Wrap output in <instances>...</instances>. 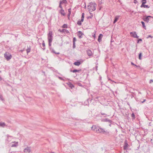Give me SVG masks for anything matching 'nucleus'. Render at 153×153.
Here are the masks:
<instances>
[{"label": "nucleus", "mask_w": 153, "mask_h": 153, "mask_svg": "<svg viewBox=\"0 0 153 153\" xmlns=\"http://www.w3.org/2000/svg\"><path fill=\"white\" fill-rule=\"evenodd\" d=\"M108 80H111V81L112 82H114L112 80H111L110 79H108Z\"/></svg>", "instance_id": "obj_53"}, {"label": "nucleus", "mask_w": 153, "mask_h": 153, "mask_svg": "<svg viewBox=\"0 0 153 153\" xmlns=\"http://www.w3.org/2000/svg\"><path fill=\"white\" fill-rule=\"evenodd\" d=\"M131 64L132 65H134L135 66H136L137 67H139L140 66H139L135 64H134L133 62H131Z\"/></svg>", "instance_id": "obj_36"}, {"label": "nucleus", "mask_w": 153, "mask_h": 153, "mask_svg": "<svg viewBox=\"0 0 153 153\" xmlns=\"http://www.w3.org/2000/svg\"><path fill=\"white\" fill-rule=\"evenodd\" d=\"M83 33H82L81 31L78 32V36L79 38H82V35H83Z\"/></svg>", "instance_id": "obj_13"}, {"label": "nucleus", "mask_w": 153, "mask_h": 153, "mask_svg": "<svg viewBox=\"0 0 153 153\" xmlns=\"http://www.w3.org/2000/svg\"><path fill=\"white\" fill-rule=\"evenodd\" d=\"M86 52L88 56L90 57L93 56V53H92V51L88 49L87 50Z\"/></svg>", "instance_id": "obj_6"}, {"label": "nucleus", "mask_w": 153, "mask_h": 153, "mask_svg": "<svg viewBox=\"0 0 153 153\" xmlns=\"http://www.w3.org/2000/svg\"><path fill=\"white\" fill-rule=\"evenodd\" d=\"M142 41V40L141 39H139L138 40V43L139 42H141Z\"/></svg>", "instance_id": "obj_49"}, {"label": "nucleus", "mask_w": 153, "mask_h": 153, "mask_svg": "<svg viewBox=\"0 0 153 153\" xmlns=\"http://www.w3.org/2000/svg\"><path fill=\"white\" fill-rule=\"evenodd\" d=\"M59 78L61 80H64L65 79H63L62 77H59Z\"/></svg>", "instance_id": "obj_45"}, {"label": "nucleus", "mask_w": 153, "mask_h": 153, "mask_svg": "<svg viewBox=\"0 0 153 153\" xmlns=\"http://www.w3.org/2000/svg\"><path fill=\"white\" fill-rule=\"evenodd\" d=\"M5 58L7 60L10 59L12 57V55L10 54L8 52H6L4 54Z\"/></svg>", "instance_id": "obj_3"}, {"label": "nucleus", "mask_w": 153, "mask_h": 153, "mask_svg": "<svg viewBox=\"0 0 153 153\" xmlns=\"http://www.w3.org/2000/svg\"><path fill=\"white\" fill-rule=\"evenodd\" d=\"M104 121L105 122H109L110 123H111L112 122V121L111 120H109L108 118L105 119Z\"/></svg>", "instance_id": "obj_22"}, {"label": "nucleus", "mask_w": 153, "mask_h": 153, "mask_svg": "<svg viewBox=\"0 0 153 153\" xmlns=\"http://www.w3.org/2000/svg\"><path fill=\"white\" fill-rule=\"evenodd\" d=\"M141 2L142 3L144 2L145 4H146V0H141Z\"/></svg>", "instance_id": "obj_40"}, {"label": "nucleus", "mask_w": 153, "mask_h": 153, "mask_svg": "<svg viewBox=\"0 0 153 153\" xmlns=\"http://www.w3.org/2000/svg\"><path fill=\"white\" fill-rule=\"evenodd\" d=\"M144 8H149V7L148 5H144Z\"/></svg>", "instance_id": "obj_38"}, {"label": "nucleus", "mask_w": 153, "mask_h": 153, "mask_svg": "<svg viewBox=\"0 0 153 153\" xmlns=\"http://www.w3.org/2000/svg\"><path fill=\"white\" fill-rule=\"evenodd\" d=\"M42 45L43 47L44 48L43 49H45V44L44 41H43V42L42 43Z\"/></svg>", "instance_id": "obj_35"}, {"label": "nucleus", "mask_w": 153, "mask_h": 153, "mask_svg": "<svg viewBox=\"0 0 153 153\" xmlns=\"http://www.w3.org/2000/svg\"><path fill=\"white\" fill-rule=\"evenodd\" d=\"M65 32H66L67 33H69V31L68 30H66V29H65Z\"/></svg>", "instance_id": "obj_43"}, {"label": "nucleus", "mask_w": 153, "mask_h": 153, "mask_svg": "<svg viewBox=\"0 0 153 153\" xmlns=\"http://www.w3.org/2000/svg\"><path fill=\"white\" fill-rule=\"evenodd\" d=\"M84 13H83L82 14V16L81 17V21H84Z\"/></svg>", "instance_id": "obj_26"}, {"label": "nucleus", "mask_w": 153, "mask_h": 153, "mask_svg": "<svg viewBox=\"0 0 153 153\" xmlns=\"http://www.w3.org/2000/svg\"><path fill=\"white\" fill-rule=\"evenodd\" d=\"M65 29H62V30L59 29V30H58L60 32L64 33V32H65Z\"/></svg>", "instance_id": "obj_28"}, {"label": "nucleus", "mask_w": 153, "mask_h": 153, "mask_svg": "<svg viewBox=\"0 0 153 153\" xmlns=\"http://www.w3.org/2000/svg\"><path fill=\"white\" fill-rule=\"evenodd\" d=\"M76 39L75 37H74L73 39V43H75L76 41Z\"/></svg>", "instance_id": "obj_37"}, {"label": "nucleus", "mask_w": 153, "mask_h": 153, "mask_svg": "<svg viewBox=\"0 0 153 153\" xmlns=\"http://www.w3.org/2000/svg\"><path fill=\"white\" fill-rule=\"evenodd\" d=\"M75 47V43H73V48H74Z\"/></svg>", "instance_id": "obj_44"}, {"label": "nucleus", "mask_w": 153, "mask_h": 153, "mask_svg": "<svg viewBox=\"0 0 153 153\" xmlns=\"http://www.w3.org/2000/svg\"><path fill=\"white\" fill-rule=\"evenodd\" d=\"M85 7V8H86V5H85V7Z\"/></svg>", "instance_id": "obj_56"}, {"label": "nucleus", "mask_w": 153, "mask_h": 153, "mask_svg": "<svg viewBox=\"0 0 153 153\" xmlns=\"http://www.w3.org/2000/svg\"><path fill=\"white\" fill-rule=\"evenodd\" d=\"M60 4L66 3H67V1L66 0H62V1H60Z\"/></svg>", "instance_id": "obj_25"}, {"label": "nucleus", "mask_w": 153, "mask_h": 153, "mask_svg": "<svg viewBox=\"0 0 153 153\" xmlns=\"http://www.w3.org/2000/svg\"><path fill=\"white\" fill-rule=\"evenodd\" d=\"M48 40L52 41L53 40V33L52 31H50L48 34Z\"/></svg>", "instance_id": "obj_4"}, {"label": "nucleus", "mask_w": 153, "mask_h": 153, "mask_svg": "<svg viewBox=\"0 0 153 153\" xmlns=\"http://www.w3.org/2000/svg\"><path fill=\"white\" fill-rule=\"evenodd\" d=\"M153 82V80L152 79H150L149 81V83H151L152 82Z\"/></svg>", "instance_id": "obj_50"}, {"label": "nucleus", "mask_w": 153, "mask_h": 153, "mask_svg": "<svg viewBox=\"0 0 153 153\" xmlns=\"http://www.w3.org/2000/svg\"><path fill=\"white\" fill-rule=\"evenodd\" d=\"M61 4H60V3H59V7L61 8V9H63L61 5Z\"/></svg>", "instance_id": "obj_42"}, {"label": "nucleus", "mask_w": 153, "mask_h": 153, "mask_svg": "<svg viewBox=\"0 0 153 153\" xmlns=\"http://www.w3.org/2000/svg\"><path fill=\"white\" fill-rule=\"evenodd\" d=\"M97 66H96V68H97Z\"/></svg>", "instance_id": "obj_57"}, {"label": "nucleus", "mask_w": 153, "mask_h": 153, "mask_svg": "<svg viewBox=\"0 0 153 153\" xmlns=\"http://www.w3.org/2000/svg\"><path fill=\"white\" fill-rule=\"evenodd\" d=\"M145 3H144V2H143L142 3V4L140 6V7L141 8L142 7H144V5H145Z\"/></svg>", "instance_id": "obj_34"}, {"label": "nucleus", "mask_w": 153, "mask_h": 153, "mask_svg": "<svg viewBox=\"0 0 153 153\" xmlns=\"http://www.w3.org/2000/svg\"><path fill=\"white\" fill-rule=\"evenodd\" d=\"M146 101V100L145 99L143 100V102H141L143 103L144 102Z\"/></svg>", "instance_id": "obj_52"}, {"label": "nucleus", "mask_w": 153, "mask_h": 153, "mask_svg": "<svg viewBox=\"0 0 153 153\" xmlns=\"http://www.w3.org/2000/svg\"><path fill=\"white\" fill-rule=\"evenodd\" d=\"M59 13L63 16H65V13H64V10L63 9H61L59 10Z\"/></svg>", "instance_id": "obj_14"}, {"label": "nucleus", "mask_w": 153, "mask_h": 153, "mask_svg": "<svg viewBox=\"0 0 153 153\" xmlns=\"http://www.w3.org/2000/svg\"><path fill=\"white\" fill-rule=\"evenodd\" d=\"M122 153L121 152V153Z\"/></svg>", "instance_id": "obj_59"}, {"label": "nucleus", "mask_w": 153, "mask_h": 153, "mask_svg": "<svg viewBox=\"0 0 153 153\" xmlns=\"http://www.w3.org/2000/svg\"><path fill=\"white\" fill-rule=\"evenodd\" d=\"M141 23L143 27L145 29H146V27L145 25L144 22H143L142 21L141 22Z\"/></svg>", "instance_id": "obj_21"}, {"label": "nucleus", "mask_w": 153, "mask_h": 153, "mask_svg": "<svg viewBox=\"0 0 153 153\" xmlns=\"http://www.w3.org/2000/svg\"><path fill=\"white\" fill-rule=\"evenodd\" d=\"M81 70H82L81 69H79V70L74 69L73 70H71L70 71L72 72L73 73H76V72H79L80 71H81Z\"/></svg>", "instance_id": "obj_17"}, {"label": "nucleus", "mask_w": 153, "mask_h": 153, "mask_svg": "<svg viewBox=\"0 0 153 153\" xmlns=\"http://www.w3.org/2000/svg\"><path fill=\"white\" fill-rule=\"evenodd\" d=\"M141 56H142V53H140L139 55V58L140 59H141Z\"/></svg>", "instance_id": "obj_29"}, {"label": "nucleus", "mask_w": 153, "mask_h": 153, "mask_svg": "<svg viewBox=\"0 0 153 153\" xmlns=\"http://www.w3.org/2000/svg\"><path fill=\"white\" fill-rule=\"evenodd\" d=\"M101 128L99 126H93L91 127L92 130L95 131L97 133H100V129Z\"/></svg>", "instance_id": "obj_2"}, {"label": "nucleus", "mask_w": 153, "mask_h": 153, "mask_svg": "<svg viewBox=\"0 0 153 153\" xmlns=\"http://www.w3.org/2000/svg\"><path fill=\"white\" fill-rule=\"evenodd\" d=\"M149 37H151V38H152V37L150 35H149L147 37V38L148 39V38H149Z\"/></svg>", "instance_id": "obj_46"}, {"label": "nucleus", "mask_w": 153, "mask_h": 153, "mask_svg": "<svg viewBox=\"0 0 153 153\" xmlns=\"http://www.w3.org/2000/svg\"><path fill=\"white\" fill-rule=\"evenodd\" d=\"M131 117H132V119L133 120L135 119V115L134 113H132V114H131Z\"/></svg>", "instance_id": "obj_23"}, {"label": "nucleus", "mask_w": 153, "mask_h": 153, "mask_svg": "<svg viewBox=\"0 0 153 153\" xmlns=\"http://www.w3.org/2000/svg\"><path fill=\"white\" fill-rule=\"evenodd\" d=\"M100 113L102 115H105V116L107 115V114H105V113H104L101 112Z\"/></svg>", "instance_id": "obj_39"}, {"label": "nucleus", "mask_w": 153, "mask_h": 153, "mask_svg": "<svg viewBox=\"0 0 153 153\" xmlns=\"http://www.w3.org/2000/svg\"><path fill=\"white\" fill-rule=\"evenodd\" d=\"M100 133L105 134L107 135L108 134L109 132L107 130H105L104 128H101L100 129Z\"/></svg>", "instance_id": "obj_5"}, {"label": "nucleus", "mask_w": 153, "mask_h": 153, "mask_svg": "<svg viewBox=\"0 0 153 153\" xmlns=\"http://www.w3.org/2000/svg\"><path fill=\"white\" fill-rule=\"evenodd\" d=\"M1 80V76H0V80Z\"/></svg>", "instance_id": "obj_54"}, {"label": "nucleus", "mask_w": 153, "mask_h": 153, "mask_svg": "<svg viewBox=\"0 0 153 153\" xmlns=\"http://www.w3.org/2000/svg\"><path fill=\"white\" fill-rule=\"evenodd\" d=\"M68 27L67 25L66 24H64L62 26V27L64 28H67Z\"/></svg>", "instance_id": "obj_30"}, {"label": "nucleus", "mask_w": 153, "mask_h": 153, "mask_svg": "<svg viewBox=\"0 0 153 153\" xmlns=\"http://www.w3.org/2000/svg\"><path fill=\"white\" fill-rule=\"evenodd\" d=\"M18 143L17 142H14L10 143L11 147H16L18 146Z\"/></svg>", "instance_id": "obj_11"}, {"label": "nucleus", "mask_w": 153, "mask_h": 153, "mask_svg": "<svg viewBox=\"0 0 153 153\" xmlns=\"http://www.w3.org/2000/svg\"><path fill=\"white\" fill-rule=\"evenodd\" d=\"M6 126V124L4 123L0 122V126L4 127Z\"/></svg>", "instance_id": "obj_19"}, {"label": "nucleus", "mask_w": 153, "mask_h": 153, "mask_svg": "<svg viewBox=\"0 0 153 153\" xmlns=\"http://www.w3.org/2000/svg\"><path fill=\"white\" fill-rule=\"evenodd\" d=\"M52 52L53 53H55L56 54H59V53H56L55 52V51L53 49H52Z\"/></svg>", "instance_id": "obj_31"}, {"label": "nucleus", "mask_w": 153, "mask_h": 153, "mask_svg": "<svg viewBox=\"0 0 153 153\" xmlns=\"http://www.w3.org/2000/svg\"><path fill=\"white\" fill-rule=\"evenodd\" d=\"M137 1L136 0H134V3H136H136H137Z\"/></svg>", "instance_id": "obj_51"}, {"label": "nucleus", "mask_w": 153, "mask_h": 153, "mask_svg": "<svg viewBox=\"0 0 153 153\" xmlns=\"http://www.w3.org/2000/svg\"><path fill=\"white\" fill-rule=\"evenodd\" d=\"M0 100H4L3 98V97L1 95H0Z\"/></svg>", "instance_id": "obj_41"}, {"label": "nucleus", "mask_w": 153, "mask_h": 153, "mask_svg": "<svg viewBox=\"0 0 153 153\" xmlns=\"http://www.w3.org/2000/svg\"><path fill=\"white\" fill-rule=\"evenodd\" d=\"M102 36V34H100L99 36L98 40L99 42H100L101 41V39Z\"/></svg>", "instance_id": "obj_16"}, {"label": "nucleus", "mask_w": 153, "mask_h": 153, "mask_svg": "<svg viewBox=\"0 0 153 153\" xmlns=\"http://www.w3.org/2000/svg\"><path fill=\"white\" fill-rule=\"evenodd\" d=\"M96 31H95L94 32L92 33V36L94 37V39H95L96 37Z\"/></svg>", "instance_id": "obj_27"}, {"label": "nucleus", "mask_w": 153, "mask_h": 153, "mask_svg": "<svg viewBox=\"0 0 153 153\" xmlns=\"http://www.w3.org/2000/svg\"><path fill=\"white\" fill-rule=\"evenodd\" d=\"M130 34L134 38H137V39H138L139 38V36H137L136 33L135 32H131L130 33Z\"/></svg>", "instance_id": "obj_8"}, {"label": "nucleus", "mask_w": 153, "mask_h": 153, "mask_svg": "<svg viewBox=\"0 0 153 153\" xmlns=\"http://www.w3.org/2000/svg\"><path fill=\"white\" fill-rule=\"evenodd\" d=\"M152 17L151 16H149L146 17H144L143 18V20L145 22L148 23L149 20V18H152Z\"/></svg>", "instance_id": "obj_7"}, {"label": "nucleus", "mask_w": 153, "mask_h": 153, "mask_svg": "<svg viewBox=\"0 0 153 153\" xmlns=\"http://www.w3.org/2000/svg\"><path fill=\"white\" fill-rule=\"evenodd\" d=\"M69 87L71 88H72L73 87H74V85L72 84L71 83H70L69 85Z\"/></svg>", "instance_id": "obj_33"}, {"label": "nucleus", "mask_w": 153, "mask_h": 153, "mask_svg": "<svg viewBox=\"0 0 153 153\" xmlns=\"http://www.w3.org/2000/svg\"><path fill=\"white\" fill-rule=\"evenodd\" d=\"M81 63L80 61H77L74 62V64L75 65L79 66L81 64Z\"/></svg>", "instance_id": "obj_15"}, {"label": "nucleus", "mask_w": 153, "mask_h": 153, "mask_svg": "<svg viewBox=\"0 0 153 153\" xmlns=\"http://www.w3.org/2000/svg\"><path fill=\"white\" fill-rule=\"evenodd\" d=\"M97 4L95 3L91 2L87 6V9L88 10L92 12L94 11L96 9Z\"/></svg>", "instance_id": "obj_1"}, {"label": "nucleus", "mask_w": 153, "mask_h": 153, "mask_svg": "<svg viewBox=\"0 0 153 153\" xmlns=\"http://www.w3.org/2000/svg\"><path fill=\"white\" fill-rule=\"evenodd\" d=\"M27 48L26 50L27 53V54H28L29 53L30 51V46H27Z\"/></svg>", "instance_id": "obj_18"}, {"label": "nucleus", "mask_w": 153, "mask_h": 153, "mask_svg": "<svg viewBox=\"0 0 153 153\" xmlns=\"http://www.w3.org/2000/svg\"><path fill=\"white\" fill-rule=\"evenodd\" d=\"M7 139H8L9 138V137H11V136H10L8 134H7Z\"/></svg>", "instance_id": "obj_47"}, {"label": "nucleus", "mask_w": 153, "mask_h": 153, "mask_svg": "<svg viewBox=\"0 0 153 153\" xmlns=\"http://www.w3.org/2000/svg\"><path fill=\"white\" fill-rule=\"evenodd\" d=\"M98 97H96V98L97 99L98 98Z\"/></svg>", "instance_id": "obj_55"}, {"label": "nucleus", "mask_w": 153, "mask_h": 153, "mask_svg": "<svg viewBox=\"0 0 153 153\" xmlns=\"http://www.w3.org/2000/svg\"><path fill=\"white\" fill-rule=\"evenodd\" d=\"M93 16V15H92L91 16H89L87 17V19H89V18H91Z\"/></svg>", "instance_id": "obj_48"}, {"label": "nucleus", "mask_w": 153, "mask_h": 153, "mask_svg": "<svg viewBox=\"0 0 153 153\" xmlns=\"http://www.w3.org/2000/svg\"><path fill=\"white\" fill-rule=\"evenodd\" d=\"M83 21H81H81H78L77 22V24H78L79 25H81L82 24V22Z\"/></svg>", "instance_id": "obj_24"}, {"label": "nucleus", "mask_w": 153, "mask_h": 153, "mask_svg": "<svg viewBox=\"0 0 153 153\" xmlns=\"http://www.w3.org/2000/svg\"><path fill=\"white\" fill-rule=\"evenodd\" d=\"M120 17V16H117L115 17L113 22L114 23H115L118 20L119 18Z\"/></svg>", "instance_id": "obj_12"}, {"label": "nucleus", "mask_w": 153, "mask_h": 153, "mask_svg": "<svg viewBox=\"0 0 153 153\" xmlns=\"http://www.w3.org/2000/svg\"><path fill=\"white\" fill-rule=\"evenodd\" d=\"M71 8H69V9H68V17H69V16L70 15V14H71Z\"/></svg>", "instance_id": "obj_20"}, {"label": "nucleus", "mask_w": 153, "mask_h": 153, "mask_svg": "<svg viewBox=\"0 0 153 153\" xmlns=\"http://www.w3.org/2000/svg\"><path fill=\"white\" fill-rule=\"evenodd\" d=\"M90 13L91 14V12H90Z\"/></svg>", "instance_id": "obj_58"}, {"label": "nucleus", "mask_w": 153, "mask_h": 153, "mask_svg": "<svg viewBox=\"0 0 153 153\" xmlns=\"http://www.w3.org/2000/svg\"><path fill=\"white\" fill-rule=\"evenodd\" d=\"M52 41H50L48 40V42L49 43V46H51V43L52 42Z\"/></svg>", "instance_id": "obj_32"}, {"label": "nucleus", "mask_w": 153, "mask_h": 153, "mask_svg": "<svg viewBox=\"0 0 153 153\" xmlns=\"http://www.w3.org/2000/svg\"><path fill=\"white\" fill-rule=\"evenodd\" d=\"M128 145L127 143L126 140L124 143V145L123 146V149L124 150H127L128 149Z\"/></svg>", "instance_id": "obj_10"}, {"label": "nucleus", "mask_w": 153, "mask_h": 153, "mask_svg": "<svg viewBox=\"0 0 153 153\" xmlns=\"http://www.w3.org/2000/svg\"><path fill=\"white\" fill-rule=\"evenodd\" d=\"M30 149L29 147H27L24 150V152L25 153H29L30 152Z\"/></svg>", "instance_id": "obj_9"}]
</instances>
